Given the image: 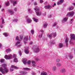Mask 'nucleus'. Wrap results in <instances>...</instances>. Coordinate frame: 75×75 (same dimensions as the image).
I'll return each instance as SVG.
<instances>
[{"mask_svg":"<svg viewBox=\"0 0 75 75\" xmlns=\"http://www.w3.org/2000/svg\"><path fill=\"white\" fill-rule=\"evenodd\" d=\"M4 59H2L0 60V62H4Z\"/></svg>","mask_w":75,"mask_h":75,"instance_id":"33","label":"nucleus"},{"mask_svg":"<svg viewBox=\"0 0 75 75\" xmlns=\"http://www.w3.org/2000/svg\"><path fill=\"white\" fill-rule=\"evenodd\" d=\"M4 57L6 59H11L12 58V55H10L8 56L7 55H6Z\"/></svg>","mask_w":75,"mask_h":75,"instance_id":"4","label":"nucleus"},{"mask_svg":"<svg viewBox=\"0 0 75 75\" xmlns=\"http://www.w3.org/2000/svg\"><path fill=\"white\" fill-rule=\"evenodd\" d=\"M43 16H46V13L45 12L44 13H43Z\"/></svg>","mask_w":75,"mask_h":75,"instance_id":"54","label":"nucleus"},{"mask_svg":"<svg viewBox=\"0 0 75 75\" xmlns=\"http://www.w3.org/2000/svg\"><path fill=\"white\" fill-rule=\"evenodd\" d=\"M56 69H57V68H56V67H52V71H55V70H56Z\"/></svg>","mask_w":75,"mask_h":75,"instance_id":"24","label":"nucleus"},{"mask_svg":"<svg viewBox=\"0 0 75 75\" xmlns=\"http://www.w3.org/2000/svg\"><path fill=\"white\" fill-rule=\"evenodd\" d=\"M8 12L9 13H10V14L11 15H12V14H13V13H14V12L13 11L9 10L8 11Z\"/></svg>","mask_w":75,"mask_h":75,"instance_id":"23","label":"nucleus"},{"mask_svg":"<svg viewBox=\"0 0 75 75\" xmlns=\"http://www.w3.org/2000/svg\"><path fill=\"white\" fill-rule=\"evenodd\" d=\"M19 54L20 55V56H21V55H22V53H21V51H19Z\"/></svg>","mask_w":75,"mask_h":75,"instance_id":"40","label":"nucleus"},{"mask_svg":"<svg viewBox=\"0 0 75 75\" xmlns=\"http://www.w3.org/2000/svg\"><path fill=\"white\" fill-rule=\"evenodd\" d=\"M36 60H37V61H38V60H39V59H38V58H36Z\"/></svg>","mask_w":75,"mask_h":75,"instance_id":"63","label":"nucleus"},{"mask_svg":"<svg viewBox=\"0 0 75 75\" xmlns=\"http://www.w3.org/2000/svg\"><path fill=\"white\" fill-rule=\"evenodd\" d=\"M54 6H56V4L55 3H54V5L52 6V7H54Z\"/></svg>","mask_w":75,"mask_h":75,"instance_id":"60","label":"nucleus"},{"mask_svg":"<svg viewBox=\"0 0 75 75\" xmlns=\"http://www.w3.org/2000/svg\"><path fill=\"white\" fill-rule=\"evenodd\" d=\"M70 44H72V42L71 41H70Z\"/></svg>","mask_w":75,"mask_h":75,"instance_id":"64","label":"nucleus"},{"mask_svg":"<svg viewBox=\"0 0 75 75\" xmlns=\"http://www.w3.org/2000/svg\"><path fill=\"white\" fill-rule=\"evenodd\" d=\"M29 41H30V40H31V37H30V36L29 37Z\"/></svg>","mask_w":75,"mask_h":75,"instance_id":"57","label":"nucleus"},{"mask_svg":"<svg viewBox=\"0 0 75 75\" xmlns=\"http://www.w3.org/2000/svg\"><path fill=\"white\" fill-rule=\"evenodd\" d=\"M72 4H73V5H74V6L75 7V3H73Z\"/></svg>","mask_w":75,"mask_h":75,"instance_id":"62","label":"nucleus"},{"mask_svg":"<svg viewBox=\"0 0 75 75\" xmlns=\"http://www.w3.org/2000/svg\"><path fill=\"white\" fill-rule=\"evenodd\" d=\"M47 23H46L43 24V26L44 27V28H45L46 27H47Z\"/></svg>","mask_w":75,"mask_h":75,"instance_id":"28","label":"nucleus"},{"mask_svg":"<svg viewBox=\"0 0 75 75\" xmlns=\"http://www.w3.org/2000/svg\"><path fill=\"white\" fill-rule=\"evenodd\" d=\"M49 44H51V45H52V44H55V42H50Z\"/></svg>","mask_w":75,"mask_h":75,"instance_id":"53","label":"nucleus"},{"mask_svg":"<svg viewBox=\"0 0 75 75\" xmlns=\"http://www.w3.org/2000/svg\"><path fill=\"white\" fill-rule=\"evenodd\" d=\"M33 19L34 21L35 22V23H37V22H38V19H36L35 18H33Z\"/></svg>","mask_w":75,"mask_h":75,"instance_id":"27","label":"nucleus"},{"mask_svg":"<svg viewBox=\"0 0 75 75\" xmlns=\"http://www.w3.org/2000/svg\"><path fill=\"white\" fill-rule=\"evenodd\" d=\"M28 36H26L24 38V40L25 41H27L28 40Z\"/></svg>","mask_w":75,"mask_h":75,"instance_id":"32","label":"nucleus"},{"mask_svg":"<svg viewBox=\"0 0 75 75\" xmlns=\"http://www.w3.org/2000/svg\"><path fill=\"white\" fill-rule=\"evenodd\" d=\"M14 69H18V67L15 66L14 65H12L11 66L10 70L11 72H12L13 70Z\"/></svg>","mask_w":75,"mask_h":75,"instance_id":"5","label":"nucleus"},{"mask_svg":"<svg viewBox=\"0 0 75 75\" xmlns=\"http://www.w3.org/2000/svg\"><path fill=\"white\" fill-rule=\"evenodd\" d=\"M23 36L20 37V40H19V41L20 42V41H21L23 40Z\"/></svg>","mask_w":75,"mask_h":75,"instance_id":"42","label":"nucleus"},{"mask_svg":"<svg viewBox=\"0 0 75 75\" xmlns=\"http://www.w3.org/2000/svg\"><path fill=\"white\" fill-rule=\"evenodd\" d=\"M52 6H51L48 5V6H44V8L45 9H49L50 8H52Z\"/></svg>","mask_w":75,"mask_h":75,"instance_id":"13","label":"nucleus"},{"mask_svg":"<svg viewBox=\"0 0 75 75\" xmlns=\"http://www.w3.org/2000/svg\"><path fill=\"white\" fill-rule=\"evenodd\" d=\"M68 20V18H63L62 23H65V22H67V21Z\"/></svg>","mask_w":75,"mask_h":75,"instance_id":"15","label":"nucleus"},{"mask_svg":"<svg viewBox=\"0 0 75 75\" xmlns=\"http://www.w3.org/2000/svg\"><path fill=\"white\" fill-rule=\"evenodd\" d=\"M61 2H60V1H59V2H57V5H59V4H61Z\"/></svg>","mask_w":75,"mask_h":75,"instance_id":"51","label":"nucleus"},{"mask_svg":"<svg viewBox=\"0 0 75 75\" xmlns=\"http://www.w3.org/2000/svg\"><path fill=\"white\" fill-rule=\"evenodd\" d=\"M28 11L30 13H32V12H33V11L30 8L28 9Z\"/></svg>","mask_w":75,"mask_h":75,"instance_id":"30","label":"nucleus"},{"mask_svg":"<svg viewBox=\"0 0 75 75\" xmlns=\"http://www.w3.org/2000/svg\"><path fill=\"white\" fill-rule=\"evenodd\" d=\"M57 24V22H55L54 23V25H53V27H55V26Z\"/></svg>","mask_w":75,"mask_h":75,"instance_id":"38","label":"nucleus"},{"mask_svg":"<svg viewBox=\"0 0 75 75\" xmlns=\"http://www.w3.org/2000/svg\"><path fill=\"white\" fill-rule=\"evenodd\" d=\"M73 21V19H71V20L70 21V24H72V21Z\"/></svg>","mask_w":75,"mask_h":75,"instance_id":"45","label":"nucleus"},{"mask_svg":"<svg viewBox=\"0 0 75 75\" xmlns=\"http://www.w3.org/2000/svg\"><path fill=\"white\" fill-rule=\"evenodd\" d=\"M60 61V59H56V62H58Z\"/></svg>","mask_w":75,"mask_h":75,"instance_id":"31","label":"nucleus"},{"mask_svg":"<svg viewBox=\"0 0 75 75\" xmlns=\"http://www.w3.org/2000/svg\"><path fill=\"white\" fill-rule=\"evenodd\" d=\"M23 69H25L26 70H30V69H29L27 68H23Z\"/></svg>","mask_w":75,"mask_h":75,"instance_id":"39","label":"nucleus"},{"mask_svg":"<svg viewBox=\"0 0 75 75\" xmlns=\"http://www.w3.org/2000/svg\"><path fill=\"white\" fill-rule=\"evenodd\" d=\"M41 75H48V74L46 72H41Z\"/></svg>","mask_w":75,"mask_h":75,"instance_id":"19","label":"nucleus"},{"mask_svg":"<svg viewBox=\"0 0 75 75\" xmlns=\"http://www.w3.org/2000/svg\"><path fill=\"white\" fill-rule=\"evenodd\" d=\"M34 30H31V33L32 34H34Z\"/></svg>","mask_w":75,"mask_h":75,"instance_id":"44","label":"nucleus"},{"mask_svg":"<svg viewBox=\"0 0 75 75\" xmlns=\"http://www.w3.org/2000/svg\"><path fill=\"white\" fill-rule=\"evenodd\" d=\"M32 75H35V72H34L33 71L32 72Z\"/></svg>","mask_w":75,"mask_h":75,"instance_id":"48","label":"nucleus"},{"mask_svg":"<svg viewBox=\"0 0 75 75\" xmlns=\"http://www.w3.org/2000/svg\"><path fill=\"white\" fill-rule=\"evenodd\" d=\"M40 32H41V33H44V30H40Z\"/></svg>","mask_w":75,"mask_h":75,"instance_id":"52","label":"nucleus"},{"mask_svg":"<svg viewBox=\"0 0 75 75\" xmlns=\"http://www.w3.org/2000/svg\"><path fill=\"white\" fill-rule=\"evenodd\" d=\"M73 58V56L72 55H70L69 56V58H70V59H72Z\"/></svg>","mask_w":75,"mask_h":75,"instance_id":"36","label":"nucleus"},{"mask_svg":"<svg viewBox=\"0 0 75 75\" xmlns=\"http://www.w3.org/2000/svg\"><path fill=\"white\" fill-rule=\"evenodd\" d=\"M39 11H36L35 12L37 13V16H40L41 15V12Z\"/></svg>","mask_w":75,"mask_h":75,"instance_id":"11","label":"nucleus"},{"mask_svg":"<svg viewBox=\"0 0 75 75\" xmlns=\"http://www.w3.org/2000/svg\"><path fill=\"white\" fill-rule=\"evenodd\" d=\"M57 66L58 67H60L61 66V64L59 63H58L57 64Z\"/></svg>","mask_w":75,"mask_h":75,"instance_id":"25","label":"nucleus"},{"mask_svg":"<svg viewBox=\"0 0 75 75\" xmlns=\"http://www.w3.org/2000/svg\"><path fill=\"white\" fill-rule=\"evenodd\" d=\"M18 21V20L17 19H15L13 20V22H17Z\"/></svg>","mask_w":75,"mask_h":75,"instance_id":"41","label":"nucleus"},{"mask_svg":"<svg viewBox=\"0 0 75 75\" xmlns=\"http://www.w3.org/2000/svg\"><path fill=\"white\" fill-rule=\"evenodd\" d=\"M74 12H71L70 13H68L67 14V17H72L73 16H74Z\"/></svg>","mask_w":75,"mask_h":75,"instance_id":"7","label":"nucleus"},{"mask_svg":"<svg viewBox=\"0 0 75 75\" xmlns=\"http://www.w3.org/2000/svg\"><path fill=\"white\" fill-rule=\"evenodd\" d=\"M51 16H52L51 15H50L49 16V18H51Z\"/></svg>","mask_w":75,"mask_h":75,"instance_id":"59","label":"nucleus"},{"mask_svg":"<svg viewBox=\"0 0 75 75\" xmlns=\"http://www.w3.org/2000/svg\"><path fill=\"white\" fill-rule=\"evenodd\" d=\"M23 62L24 65H26L27 63L28 64H30L31 61H28L27 62V59H23Z\"/></svg>","mask_w":75,"mask_h":75,"instance_id":"3","label":"nucleus"},{"mask_svg":"<svg viewBox=\"0 0 75 75\" xmlns=\"http://www.w3.org/2000/svg\"><path fill=\"white\" fill-rule=\"evenodd\" d=\"M0 27H1V28H2L3 27V25H0Z\"/></svg>","mask_w":75,"mask_h":75,"instance_id":"58","label":"nucleus"},{"mask_svg":"<svg viewBox=\"0 0 75 75\" xmlns=\"http://www.w3.org/2000/svg\"><path fill=\"white\" fill-rule=\"evenodd\" d=\"M16 41H20V40H19V39H18V36H17L16 37Z\"/></svg>","mask_w":75,"mask_h":75,"instance_id":"35","label":"nucleus"},{"mask_svg":"<svg viewBox=\"0 0 75 75\" xmlns=\"http://www.w3.org/2000/svg\"><path fill=\"white\" fill-rule=\"evenodd\" d=\"M37 2H35L34 5H37Z\"/></svg>","mask_w":75,"mask_h":75,"instance_id":"56","label":"nucleus"},{"mask_svg":"<svg viewBox=\"0 0 75 75\" xmlns=\"http://www.w3.org/2000/svg\"><path fill=\"white\" fill-rule=\"evenodd\" d=\"M24 52L26 54H28L29 52V50H28V49H25L24 50Z\"/></svg>","mask_w":75,"mask_h":75,"instance_id":"16","label":"nucleus"},{"mask_svg":"<svg viewBox=\"0 0 75 75\" xmlns=\"http://www.w3.org/2000/svg\"><path fill=\"white\" fill-rule=\"evenodd\" d=\"M3 34L5 37H7L9 35V34L8 33H3Z\"/></svg>","mask_w":75,"mask_h":75,"instance_id":"20","label":"nucleus"},{"mask_svg":"<svg viewBox=\"0 0 75 75\" xmlns=\"http://www.w3.org/2000/svg\"><path fill=\"white\" fill-rule=\"evenodd\" d=\"M59 48H62L63 47V44H62V43H59Z\"/></svg>","mask_w":75,"mask_h":75,"instance_id":"22","label":"nucleus"},{"mask_svg":"<svg viewBox=\"0 0 75 75\" xmlns=\"http://www.w3.org/2000/svg\"><path fill=\"white\" fill-rule=\"evenodd\" d=\"M2 24H4V20L2 19Z\"/></svg>","mask_w":75,"mask_h":75,"instance_id":"43","label":"nucleus"},{"mask_svg":"<svg viewBox=\"0 0 75 75\" xmlns=\"http://www.w3.org/2000/svg\"><path fill=\"white\" fill-rule=\"evenodd\" d=\"M73 9H74V7L73 6H71L69 8V11H70V10H72Z\"/></svg>","mask_w":75,"mask_h":75,"instance_id":"26","label":"nucleus"},{"mask_svg":"<svg viewBox=\"0 0 75 75\" xmlns=\"http://www.w3.org/2000/svg\"><path fill=\"white\" fill-rule=\"evenodd\" d=\"M1 47H2V45L1 43H0V48H1Z\"/></svg>","mask_w":75,"mask_h":75,"instance_id":"55","label":"nucleus"},{"mask_svg":"<svg viewBox=\"0 0 75 75\" xmlns=\"http://www.w3.org/2000/svg\"><path fill=\"white\" fill-rule=\"evenodd\" d=\"M69 40V39L68 38H66L65 40V42L67 47H68V42Z\"/></svg>","mask_w":75,"mask_h":75,"instance_id":"14","label":"nucleus"},{"mask_svg":"<svg viewBox=\"0 0 75 75\" xmlns=\"http://www.w3.org/2000/svg\"><path fill=\"white\" fill-rule=\"evenodd\" d=\"M64 1V0H60V2H61V3H63Z\"/></svg>","mask_w":75,"mask_h":75,"instance_id":"49","label":"nucleus"},{"mask_svg":"<svg viewBox=\"0 0 75 75\" xmlns=\"http://www.w3.org/2000/svg\"><path fill=\"white\" fill-rule=\"evenodd\" d=\"M35 52H39L40 51V49H39V48L37 47L36 48V49L34 50Z\"/></svg>","mask_w":75,"mask_h":75,"instance_id":"17","label":"nucleus"},{"mask_svg":"<svg viewBox=\"0 0 75 75\" xmlns=\"http://www.w3.org/2000/svg\"><path fill=\"white\" fill-rule=\"evenodd\" d=\"M17 8H15L14 9V11H17Z\"/></svg>","mask_w":75,"mask_h":75,"instance_id":"47","label":"nucleus"},{"mask_svg":"<svg viewBox=\"0 0 75 75\" xmlns=\"http://www.w3.org/2000/svg\"><path fill=\"white\" fill-rule=\"evenodd\" d=\"M13 57L14 58L13 61L15 62H18V60H17V55L16 54L13 55Z\"/></svg>","mask_w":75,"mask_h":75,"instance_id":"6","label":"nucleus"},{"mask_svg":"<svg viewBox=\"0 0 75 75\" xmlns=\"http://www.w3.org/2000/svg\"><path fill=\"white\" fill-rule=\"evenodd\" d=\"M15 45L17 47H21V44H20V41L17 42L16 44Z\"/></svg>","mask_w":75,"mask_h":75,"instance_id":"10","label":"nucleus"},{"mask_svg":"<svg viewBox=\"0 0 75 75\" xmlns=\"http://www.w3.org/2000/svg\"><path fill=\"white\" fill-rule=\"evenodd\" d=\"M42 36V34H41V35H39V38H41Z\"/></svg>","mask_w":75,"mask_h":75,"instance_id":"46","label":"nucleus"},{"mask_svg":"<svg viewBox=\"0 0 75 75\" xmlns=\"http://www.w3.org/2000/svg\"><path fill=\"white\" fill-rule=\"evenodd\" d=\"M32 63L33 64L32 65L33 67H35V66H36V65H35V61H32Z\"/></svg>","mask_w":75,"mask_h":75,"instance_id":"21","label":"nucleus"},{"mask_svg":"<svg viewBox=\"0 0 75 75\" xmlns=\"http://www.w3.org/2000/svg\"><path fill=\"white\" fill-rule=\"evenodd\" d=\"M61 72H65V69H63L61 70Z\"/></svg>","mask_w":75,"mask_h":75,"instance_id":"29","label":"nucleus"},{"mask_svg":"<svg viewBox=\"0 0 75 75\" xmlns=\"http://www.w3.org/2000/svg\"><path fill=\"white\" fill-rule=\"evenodd\" d=\"M6 52H9L10 51V49L8 48L6 50Z\"/></svg>","mask_w":75,"mask_h":75,"instance_id":"34","label":"nucleus"},{"mask_svg":"<svg viewBox=\"0 0 75 75\" xmlns=\"http://www.w3.org/2000/svg\"><path fill=\"white\" fill-rule=\"evenodd\" d=\"M71 40H75V34H72L70 35Z\"/></svg>","mask_w":75,"mask_h":75,"instance_id":"12","label":"nucleus"},{"mask_svg":"<svg viewBox=\"0 0 75 75\" xmlns=\"http://www.w3.org/2000/svg\"><path fill=\"white\" fill-rule=\"evenodd\" d=\"M10 2L11 3H13V6H15L17 4V1H15L14 0H10Z\"/></svg>","mask_w":75,"mask_h":75,"instance_id":"8","label":"nucleus"},{"mask_svg":"<svg viewBox=\"0 0 75 75\" xmlns=\"http://www.w3.org/2000/svg\"><path fill=\"white\" fill-rule=\"evenodd\" d=\"M26 21L27 23H28V24H30V23H31L32 22V20L30 18H27L26 20Z\"/></svg>","mask_w":75,"mask_h":75,"instance_id":"9","label":"nucleus"},{"mask_svg":"<svg viewBox=\"0 0 75 75\" xmlns=\"http://www.w3.org/2000/svg\"><path fill=\"white\" fill-rule=\"evenodd\" d=\"M33 42H30V44H33Z\"/></svg>","mask_w":75,"mask_h":75,"instance_id":"61","label":"nucleus"},{"mask_svg":"<svg viewBox=\"0 0 75 75\" xmlns=\"http://www.w3.org/2000/svg\"><path fill=\"white\" fill-rule=\"evenodd\" d=\"M40 3H43V1L42 0H40Z\"/></svg>","mask_w":75,"mask_h":75,"instance_id":"50","label":"nucleus"},{"mask_svg":"<svg viewBox=\"0 0 75 75\" xmlns=\"http://www.w3.org/2000/svg\"><path fill=\"white\" fill-rule=\"evenodd\" d=\"M9 4L10 3H9V2H8L6 4H5L6 6H8L9 5Z\"/></svg>","mask_w":75,"mask_h":75,"instance_id":"37","label":"nucleus"},{"mask_svg":"<svg viewBox=\"0 0 75 75\" xmlns=\"http://www.w3.org/2000/svg\"><path fill=\"white\" fill-rule=\"evenodd\" d=\"M34 10H36V11H40V9L39 8V7H36L35 8Z\"/></svg>","mask_w":75,"mask_h":75,"instance_id":"18","label":"nucleus"},{"mask_svg":"<svg viewBox=\"0 0 75 75\" xmlns=\"http://www.w3.org/2000/svg\"><path fill=\"white\" fill-rule=\"evenodd\" d=\"M2 67H3L0 68V71L1 72L2 74H4L6 72L7 73L8 71V70L7 68H6L7 66L6 64H4L1 65Z\"/></svg>","mask_w":75,"mask_h":75,"instance_id":"1","label":"nucleus"},{"mask_svg":"<svg viewBox=\"0 0 75 75\" xmlns=\"http://www.w3.org/2000/svg\"><path fill=\"white\" fill-rule=\"evenodd\" d=\"M52 36L54 38L55 37L57 36V33H51L50 35H47V37L50 38V40L51 39V37H52Z\"/></svg>","mask_w":75,"mask_h":75,"instance_id":"2","label":"nucleus"}]
</instances>
